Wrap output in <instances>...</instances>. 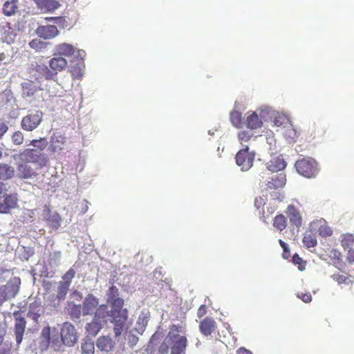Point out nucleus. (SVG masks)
<instances>
[{"mask_svg":"<svg viewBox=\"0 0 354 354\" xmlns=\"http://www.w3.org/2000/svg\"><path fill=\"white\" fill-rule=\"evenodd\" d=\"M39 348L41 351L52 348L55 351H62L64 346H72L77 340V330L70 322H64L59 332L56 328L47 326L40 333Z\"/></svg>","mask_w":354,"mask_h":354,"instance_id":"obj_1","label":"nucleus"},{"mask_svg":"<svg viewBox=\"0 0 354 354\" xmlns=\"http://www.w3.org/2000/svg\"><path fill=\"white\" fill-rule=\"evenodd\" d=\"M188 339L180 325H171L162 342L152 354H185Z\"/></svg>","mask_w":354,"mask_h":354,"instance_id":"obj_2","label":"nucleus"},{"mask_svg":"<svg viewBox=\"0 0 354 354\" xmlns=\"http://www.w3.org/2000/svg\"><path fill=\"white\" fill-rule=\"evenodd\" d=\"M107 303L111 305V313L113 315V333L120 336L127 329L128 310L123 308L124 301L119 297L118 288L112 285L106 293Z\"/></svg>","mask_w":354,"mask_h":354,"instance_id":"obj_3","label":"nucleus"},{"mask_svg":"<svg viewBox=\"0 0 354 354\" xmlns=\"http://www.w3.org/2000/svg\"><path fill=\"white\" fill-rule=\"evenodd\" d=\"M13 159L18 160L19 163H33L39 168L46 167L48 163V158L46 153H38L35 149H25L16 155H13Z\"/></svg>","mask_w":354,"mask_h":354,"instance_id":"obj_4","label":"nucleus"},{"mask_svg":"<svg viewBox=\"0 0 354 354\" xmlns=\"http://www.w3.org/2000/svg\"><path fill=\"white\" fill-rule=\"evenodd\" d=\"M295 167L301 175L307 178L315 176L319 171L317 162L311 158H304L297 160Z\"/></svg>","mask_w":354,"mask_h":354,"instance_id":"obj_5","label":"nucleus"},{"mask_svg":"<svg viewBox=\"0 0 354 354\" xmlns=\"http://www.w3.org/2000/svg\"><path fill=\"white\" fill-rule=\"evenodd\" d=\"M255 156L254 151L250 150L248 146H245L236 153V162L243 171H248L252 167Z\"/></svg>","mask_w":354,"mask_h":354,"instance_id":"obj_6","label":"nucleus"},{"mask_svg":"<svg viewBox=\"0 0 354 354\" xmlns=\"http://www.w3.org/2000/svg\"><path fill=\"white\" fill-rule=\"evenodd\" d=\"M42 120L43 113L40 111H35L22 118L21 128L26 131H32L39 125Z\"/></svg>","mask_w":354,"mask_h":354,"instance_id":"obj_7","label":"nucleus"},{"mask_svg":"<svg viewBox=\"0 0 354 354\" xmlns=\"http://www.w3.org/2000/svg\"><path fill=\"white\" fill-rule=\"evenodd\" d=\"M19 311H16L13 313L15 316L14 333L17 344L21 343L27 325L25 317L19 315Z\"/></svg>","mask_w":354,"mask_h":354,"instance_id":"obj_8","label":"nucleus"},{"mask_svg":"<svg viewBox=\"0 0 354 354\" xmlns=\"http://www.w3.org/2000/svg\"><path fill=\"white\" fill-rule=\"evenodd\" d=\"M82 306L84 315H93L99 306V299L89 293L86 296Z\"/></svg>","mask_w":354,"mask_h":354,"instance_id":"obj_9","label":"nucleus"},{"mask_svg":"<svg viewBox=\"0 0 354 354\" xmlns=\"http://www.w3.org/2000/svg\"><path fill=\"white\" fill-rule=\"evenodd\" d=\"M19 291V286L7 283L0 286V305L8 299L15 297Z\"/></svg>","mask_w":354,"mask_h":354,"instance_id":"obj_10","label":"nucleus"},{"mask_svg":"<svg viewBox=\"0 0 354 354\" xmlns=\"http://www.w3.org/2000/svg\"><path fill=\"white\" fill-rule=\"evenodd\" d=\"M93 318L101 324H106L107 323V317H111V322L113 324V315H111V310H109L107 305L101 304L97 306L93 313Z\"/></svg>","mask_w":354,"mask_h":354,"instance_id":"obj_11","label":"nucleus"},{"mask_svg":"<svg viewBox=\"0 0 354 354\" xmlns=\"http://www.w3.org/2000/svg\"><path fill=\"white\" fill-rule=\"evenodd\" d=\"M217 328V324L215 319L212 317H206L201 322L199 330L201 333L205 335H211Z\"/></svg>","mask_w":354,"mask_h":354,"instance_id":"obj_12","label":"nucleus"},{"mask_svg":"<svg viewBox=\"0 0 354 354\" xmlns=\"http://www.w3.org/2000/svg\"><path fill=\"white\" fill-rule=\"evenodd\" d=\"M286 214L292 225L296 226L297 228L301 227L302 224V218L301 214L299 213V210L295 205H288L286 210Z\"/></svg>","mask_w":354,"mask_h":354,"instance_id":"obj_13","label":"nucleus"},{"mask_svg":"<svg viewBox=\"0 0 354 354\" xmlns=\"http://www.w3.org/2000/svg\"><path fill=\"white\" fill-rule=\"evenodd\" d=\"M36 34L41 38L48 39L55 37L59 35V30L57 26L52 25L39 26L36 29Z\"/></svg>","mask_w":354,"mask_h":354,"instance_id":"obj_14","label":"nucleus"},{"mask_svg":"<svg viewBox=\"0 0 354 354\" xmlns=\"http://www.w3.org/2000/svg\"><path fill=\"white\" fill-rule=\"evenodd\" d=\"M17 176L20 179L32 178L37 176V173L29 165L26 163H17Z\"/></svg>","mask_w":354,"mask_h":354,"instance_id":"obj_15","label":"nucleus"},{"mask_svg":"<svg viewBox=\"0 0 354 354\" xmlns=\"http://www.w3.org/2000/svg\"><path fill=\"white\" fill-rule=\"evenodd\" d=\"M37 8L43 12H51L58 9L60 3L56 0H34Z\"/></svg>","mask_w":354,"mask_h":354,"instance_id":"obj_16","label":"nucleus"},{"mask_svg":"<svg viewBox=\"0 0 354 354\" xmlns=\"http://www.w3.org/2000/svg\"><path fill=\"white\" fill-rule=\"evenodd\" d=\"M0 32L1 34L2 40V42H0L1 45H4V43H6L8 46V44H10L15 41L17 37V33L15 32V30L10 26L9 24L3 26L1 28Z\"/></svg>","mask_w":354,"mask_h":354,"instance_id":"obj_17","label":"nucleus"},{"mask_svg":"<svg viewBox=\"0 0 354 354\" xmlns=\"http://www.w3.org/2000/svg\"><path fill=\"white\" fill-rule=\"evenodd\" d=\"M286 176L284 174L280 173L274 175L271 180L267 183V189L276 190L283 187L286 185Z\"/></svg>","mask_w":354,"mask_h":354,"instance_id":"obj_18","label":"nucleus"},{"mask_svg":"<svg viewBox=\"0 0 354 354\" xmlns=\"http://www.w3.org/2000/svg\"><path fill=\"white\" fill-rule=\"evenodd\" d=\"M56 52L59 57H71L74 56L79 51L77 48L71 44L62 43L56 46Z\"/></svg>","mask_w":354,"mask_h":354,"instance_id":"obj_19","label":"nucleus"},{"mask_svg":"<svg viewBox=\"0 0 354 354\" xmlns=\"http://www.w3.org/2000/svg\"><path fill=\"white\" fill-rule=\"evenodd\" d=\"M17 205V198L15 195H7L3 202H0V213L8 214L9 210Z\"/></svg>","mask_w":354,"mask_h":354,"instance_id":"obj_20","label":"nucleus"},{"mask_svg":"<svg viewBox=\"0 0 354 354\" xmlns=\"http://www.w3.org/2000/svg\"><path fill=\"white\" fill-rule=\"evenodd\" d=\"M96 346L100 351L109 353L114 348V341L109 336H101L97 338Z\"/></svg>","mask_w":354,"mask_h":354,"instance_id":"obj_21","label":"nucleus"},{"mask_svg":"<svg viewBox=\"0 0 354 354\" xmlns=\"http://www.w3.org/2000/svg\"><path fill=\"white\" fill-rule=\"evenodd\" d=\"M67 61L62 57H54L49 61V66L55 72V77H57L59 72L63 71L67 66Z\"/></svg>","mask_w":354,"mask_h":354,"instance_id":"obj_22","label":"nucleus"},{"mask_svg":"<svg viewBox=\"0 0 354 354\" xmlns=\"http://www.w3.org/2000/svg\"><path fill=\"white\" fill-rule=\"evenodd\" d=\"M19 0H6L2 6V12L6 16H12L19 11Z\"/></svg>","mask_w":354,"mask_h":354,"instance_id":"obj_23","label":"nucleus"},{"mask_svg":"<svg viewBox=\"0 0 354 354\" xmlns=\"http://www.w3.org/2000/svg\"><path fill=\"white\" fill-rule=\"evenodd\" d=\"M286 167V163L282 156H276L267 163V168L272 172L283 170Z\"/></svg>","mask_w":354,"mask_h":354,"instance_id":"obj_24","label":"nucleus"},{"mask_svg":"<svg viewBox=\"0 0 354 354\" xmlns=\"http://www.w3.org/2000/svg\"><path fill=\"white\" fill-rule=\"evenodd\" d=\"M50 149L53 152L60 151L64 149L66 138L62 135H53L50 139Z\"/></svg>","mask_w":354,"mask_h":354,"instance_id":"obj_25","label":"nucleus"},{"mask_svg":"<svg viewBox=\"0 0 354 354\" xmlns=\"http://www.w3.org/2000/svg\"><path fill=\"white\" fill-rule=\"evenodd\" d=\"M35 68L39 75L46 80H52L56 78L55 72H53L50 68H49L44 64H36Z\"/></svg>","mask_w":354,"mask_h":354,"instance_id":"obj_26","label":"nucleus"},{"mask_svg":"<svg viewBox=\"0 0 354 354\" xmlns=\"http://www.w3.org/2000/svg\"><path fill=\"white\" fill-rule=\"evenodd\" d=\"M263 122L259 115L252 112L246 117V126L250 129H257L262 126Z\"/></svg>","mask_w":354,"mask_h":354,"instance_id":"obj_27","label":"nucleus"},{"mask_svg":"<svg viewBox=\"0 0 354 354\" xmlns=\"http://www.w3.org/2000/svg\"><path fill=\"white\" fill-rule=\"evenodd\" d=\"M283 134L286 140L292 142H296L297 138L299 136V133L292 124L284 127Z\"/></svg>","mask_w":354,"mask_h":354,"instance_id":"obj_28","label":"nucleus"},{"mask_svg":"<svg viewBox=\"0 0 354 354\" xmlns=\"http://www.w3.org/2000/svg\"><path fill=\"white\" fill-rule=\"evenodd\" d=\"M15 171L14 168L8 164H0V179L8 180L14 177Z\"/></svg>","mask_w":354,"mask_h":354,"instance_id":"obj_29","label":"nucleus"},{"mask_svg":"<svg viewBox=\"0 0 354 354\" xmlns=\"http://www.w3.org/2000/svg\"><path fill=\"white\" fill-rule=\"evenodd\" d=\"M102 326L103 324H101V322L93 318V320L90 323L86 324V331L88 335L95 336L101 330Z\"/></svg>","mask_w":354,"mask_h":354,"instance_id":"obj_30","label":"nucleus"},{"mask_svg":"<svg viewBox=\"0 0 354 354\" xmlns=\"http://www.w3.org/2000/svg\"><path fill=\"white\" fill-rule=\"evenodd\" d=\"M41 307L40 304L35 301L30 304L28 316L30 317L35 323H37L39 317L41 315Z\"/></svg>","mask_w":354,"mask_h":354,"instance_id":"obj_31","label":"nucleus"},{"mask_svg":"<svg viewBox=\"0 0 354 354\" xmlns=\"http://www.w3.org/2000/svg\"><path fill=\"white\" fill-rule=\"evenodd\" d=\"M61 217L58 213L55 212L52 214H49L46 218V222L48 225L53 229H58L61 224Z\"/></svg>","mask_w":354,"mask_h":354,"instance_id":"obj_32","label":"nucleus"},{"mask_svg":"<svg viewBox=\"0 0 354 354\" xmlns=\"http://www.w3.org/2000/svg\"><path fill=\"white\" fill-rule=\"evenodd\" d=\"M341 245L344 250L353 249L354 247V236L353 234H345L343 235L341 240Z\"/></svg>","mask_w":354,"mask_h":354,"instance_id":"obj_33","label":"nucleus"},{"mask_svg":"<svg viewBox=\"0 0 354 354\" xmlns=\"http://www.w3.org/2000/svg\"><path fill=\"white\" fill-rule=\"evenodd\" d=\"M48 43L41 41L39 39H33L30 41L29 46L35 51L41 52L46 49Z\"/></svg>","mask_w":354,"mask_h":354,"instance_id":"obj_34","label":"nucleus"},{"mask_svg":"<svg viewBox=\"0 0 354 354\" xmlns=\"http://www.w3.org/2000/svg\"><path fill=\"white\" fill-rule=\"evenodd\" d=\"M274 226L279 231L283 230L287 227L286 218L283 214L277 215L274 218Z\"/></svg>","mask_w":354,"mask_h":354,"instance_id":"obj_35","label":"nucleus"},{"mask_svg":"<svg viewBox=\"0 0 354 354\" xmlns=\"http://www.w3.org/2000/svg\"><path fill=\"white\" fill-rule=\"evenodd\" d=\"M94 343L90 339H84L82 343V354H94Z\"/></svg>","mask_w":354,"mask_h":354,"instance_id":"obj_36","label":"nucleus"},{"mask_svg":"<svg viewBox=\"0 0 354 354\" xmlns=\"http://www.w3.org/2000/svg\"><path fill=\"white\" fill-rule=\"evenodd\" d=\"M82 63L75 64L71 67V73L74 79L79 80L83 76Z\"/></svg>","mask_w":354,"mask_h":354,"instance_id":"obj_37","label":"nucleus"},{"mask_svg":"<svg viewBox=\"0 0 354 354\" xmlns=\"http://www.w3.org/2000/svg\"><path fill=\"white\" fill-rule=\"evenodd\" d=\"M242 113L238 111H234L230 113V120L232 124L236 127L242 126Z\"/></svg>","mask_w":354,"mask_h":354,"instance_id":"obj_38","label":"nucleus"},{"mask_svg":"<svg viewBox=\"0 0 354 354\" xmlns=\"http://www.w3.org/2000/svg\"><path fill=\"white\" fill-rule=\"evenodd\" d=\"M252 137L253 134L246 131H243L238 133V139L240 144L243 146V148L245 147V146H248L247 143Z\"/></svg>","mask_w":354,"mask_h":354,"instance_id":"obj_39","label":"nucleus"},{"mask_svg":"<svg viewBox=\"0 0 354 354\" xmlns=\"http://www.w3.org/2000/svg\"><path fill=\"white\" fill-rule=\"evenodd\" d=\"M68 289L69 286H68V283H62L59 281V283H58V290L57 294V299L59 301L64 300L66 296Z\"/></svg>","mask_w":354,"mask_h":354,"instance_id":"obj_40","label":"nucleus"},{"mask_svg":"<svg viewBox=\"0 0 354 354\" xmlns=\"http://www.w3.org/2000/svg\"><path fill=\"white\" fill-rule=\"evenodd\" d=\"M302 242L307 248H313L316 246L317 241L315 236L312 234H306L303 237Z\"/></svg>","mask_w":354,"mask_h":354,"instance_id":"obj_41","label":"nucleus"},{"mask_svg":"<svg viewBox=\"0 0 354 354\" xmlns=\"http://www.w3.org/2000/svg\"><path fill=\"white\" fill-rule=\"evenodd\" d=\"M75 275V270L73 268H71L62 276L63 281L61 282L68 283V286H70L71 280L74 278Z\"/></svg>","mask_w":354,"mask_h":354,"instance_id":"obj_42","label":"nucleus"},{"mask_svg":"<svg viewBox=\"0 0 354 354\" xmlns=\"http://www.w3.org/2000/svg\"><path fill=\"white\" fill-rule=\"evenodd\" d=\"M9 58V50L8 46L0 45V64L1 63L6 64V60Z\"/></svg>","mask_w":354,"mask_h":354,"instance_id":"obj_43","label":"nucleus"},{"mask_svg":"<svg viewBox=\"0 0 354 354\" xmlns=\"http://www.w3.org/2000/svg\"><path fill=\"white\" fill-rule=\"evenodd\" d=\"M82 313V306L73 304L70 309V315L72 317L79 318Z\"/></svg>","mask_w":354,"mask_h":354,"instance_id":"obj_44","label":"nucleus"},{"mask_svg":"<svg viewBox=\"0 0 354 354\" xmlns=\"http://www.w3.org/2000/svg\"><path fill=\"white\" fill-rule=\"evenodd\" d=\"M11 139L14 145H21L24 140V134L21 131H16L12 134Z\"/></svg>","mask_w":354,"mask_h":354,"instance_id":"obj_45","label":"nucleus"},{"mask_svg":"<svg viewBox=\"0 0 354 354\" xmlns=\"http://www.w3.org/2000/svg\"><path fill=\"white\" fill-rule=\"evenodd\" d=\"M48 145L47 141L45 138H40L39 140H32L30 141V145L37 147L40 150H44Z\"/></svg>","mask_w":354,"mask_h":354,"instance_id":"obj_46","label":"nucleus"},{"mask_svg":"<svg viewBox=\"0 0 354 354\" xmlns=\"http://www.w3.org/2000/svg\"><path fill=\"white\" fill-rule=\"evenodd\" d=\"M318 232L322 236H329L332 235L333 230L326 223L321 225L318 229Z\"/></svg>","mask_w":354,"mask_h":354,"instance_id":"obj_47","label":"nucleus"},{"mask_svg":"<svg viewBox=\"0 0 354 354\" xmlns=\"http://www.w3.org/2000/svg\"><path fill=\"white\" fill-rule=\"evenodd\" d=\"M292 261L295 264H298L299 269L302 271L305 269V262L302 260L298 254H295L292 257Z\"/></svg>","mask_w":354,"mask_h":354,"instance_id":"obj_48","label":"nucleus"},{"mask_svg":"<svg viewBox=\"0 0 354 354\" xmlns=\"http://www.w3.org/2000/svg\"><path fill=\"white\" fill-rule=\"evenodd\" d=\"M279 245H281V247L283 248V257L285 258V259H288L290 256V252L288 249V245L283 242V241L281 240H279Z\"/></svg>","mask_w":354,"mask_h":354,"instance_id":"obj_49","label":"nucleus"},{"mask_svg":"<svg viewBox=\"0 0 354 354\" xmlns=\"http://www.w3.org/2000/svg\"><path fill=\"white\" fill-rule=\"evenodd\" d=\"M267 198L264 196H258L254 200V205L257 208L260 209L263 207L266 203Z\"/></svg>","mask_w":354,"mask_h":354,"instance_id":"obj_50","label":"nucleus"},{"mask_svg":"<svg viewBox=\"0 0 354 354\" xmlns=\"http://www.w3.org/2000/svg\"><path fill=\"white\" fill-rule=\"evenodd\" d=\"M8 127L5 122H0V139L8 132Z\"/></svg>","mask_w":354,"mask_h":354,"instance_id":"obj_51","label":"nucleus"},{"mask_svg":"<svg viewBox=\"0 0 354 354\" xmlns=\"http://www.w3.org/2000/svg\"><path fill=\"white\" fill-rule=\"evenodd\" d=\"M299 298H301L305 303H309L312 300V297L310 293H301V295H299Z\"/></svg>","mask_w":354,"mask_h":354,"instance_id":"obj_52","label":"nucleus"},{"mask_svg":"<svg viewBox=\"0 0 354 354\" xmlns=\"http://www.w3.org/2000/svg\"><path fill=\"white\" fill-rule=\"evenodd\" d=\"M207 313V308L205 305H201L197 310V316L203 317Z\"/></svg>","mask_w":354,"mask_h":354,"instance_id":"obj_53","label":"nucleus"},{"mask_svg":"<svg viewBox=\"0 0 354 354\" xmlns=\"http://www.w3.org/2000/svg\"><path fill=\"white\" fill-rule=\"evenodd\" d=\"M348 255H347V259L350 263L354 262V250L350 249L348 250Z\"/></svg>","mask_w":354,"mask_h":354,"instance_id":"obj_54","label":"nucleus"},{"mask_svg":"<svg viewBox=\"0 0 354 354\" xmlns=\"http://www.w3.org/2000/svg\"><path fill=\"white\" fill-rule=\"evenodd\" d=\"M161 336V333H158V332H156L154 334H153V335L151 337V339H150V343H153L155 341L158 340Z\"/></svg>","mask_w":354,"mask_h":354,"instance_id":"obj_55","label":"nucleus"},{"mask_svg":"<svg viewBox=\"0 0 354 354\" xmlns=\"http://www.w3.org/2000/svg\"><path fill=\"white\" fill-rule=\"evenodd\" d=\"M236 354H252L250 351L245 348V347H240L237 351Z\"/></svg>","mask_w":354,"mask_h":354,"instance_id":"obj_56","label":"nucleus"},{"mask_svg":"<svg viewBox=\"0 0 354 354\" xmlns=\"http://www.w3.org/2000/svg\"><path fill=\"white\" fill-rule=\"evenodd\" d=\"M61 256V252L60 251H56V252H54L52 254H51V259H55V260H57L59 259Z\"/></svg>","mask_w":354,"mask_h":354,"instance_id":"obj_57","label":"nucleus"},{"mask_svg":"<svg viewBox=\"0 0 354 354\" xmlns=\"http://www.w3.org/2000/svg\"><path fill=\"white\" fill-rule=\"evenodd\" d=\"M60 17H48V18H45V20L47 21H57V20H60Z\"/></svg>","mask_w":354,"mask_h":354,"instance_id":"obj_58","label":"nucleus"},{"mask_svg":"<svg viewBox=\"0 0 354 354\" xmlns=\"http://www.w3.org/2000/svg\"><path fill=\"white\" fill-rule=\"evenodd\" d=\"M4 335H5V332L4 330H1L0 329V346L1 345V344L3 343V339H4Z\"/></svg>","mask_w":354,"mask_h":354,"instance_id":"obj_59","label":"nucleus"},{"mask_svg":"<svg viewBox=\"0 0 354 354\" xmlns=\"http://www.w3.org/2000/svg\"><path fill=\"white\" fill-rule=\"evenodd\" d=\"M346 279L347 278L346 277L342 275V276H339V277L337 278V281L339 283H342V282H345Z\"/></svg>","mask_w":354,"mask_h":354,"instance_id":"obj_60","label":"nucleus"},{"mask_svg":"<svg viewBox=\"0 0 354 354\" xmlns=\"http://www.w3.org/2000/svg\"><path fill=\"white\" fill-rule=\"evenodd\" d=\"M3 186H4V184L3 183H1L0 182V196L3 193Z\"/></svg>","mask_w":354,"mask_h":354,"instance_id":"obj_61","label":"nucleus"},{"mask_svg":"<svg viewBox=\"0 0 354 354\" xmlns=\"http://www.w3.org/2000/svg\"><path fill=\"white\" fill-rule=\"evenodd\" d=\"M3 157V150L0 147V158Z\"/></svg>","mask_w":354,"mask_h":354,"instance_id":"obj_62","label":"nucleus"},{"mask_svg":"<svg viewBox=\"0 0 354 354\" xmlns=\"http://www.w3.org/2000/svg\"><path fill=\"white\" fill-rule=\"evenodd\" d=\"M274 123L277 126H279L280 124H278V123H279V121H277V120H275Z\"/></svg>","mask_w":354,"mask_h":354,"instance_id":"obj_63","label":"nucleus"},{"mask_svg":"<svg viewBox=\"0 0 354 354\" xmlns=\"http://www.w3.org/2000/svg\"><path fill=\"white\" fill-rule=\"evenodd\" d=\"M274 123L277 126H279L280 124H278V123H279V121H277V120H275Z\"/></svg>","mask_w":354,"mask_h":354,"instance_id":"obj_64","label":"nucleus"}]
</instances>
